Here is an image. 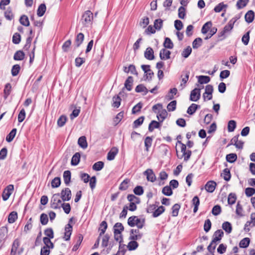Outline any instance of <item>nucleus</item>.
<instances>
[{"mask_svg": "<svg viewBox=\"0 0 255 255\" xmlns=\"http://www.w3.org/2000/svg\"><path fill=\"white\" fill-rule=\"evenodd\" d=\"M107 229V223L105 221H103L101 222L100 225L99 231H100V237L103 235Z\"/></svg>", "mask_w": 255, "mask_h": 255, "instance_id": "31", "label": "nucleus"}, {"mask_svg": "<svg viewBox=\"0 0 255 255\" xmlns=\"http://www.w3.org/2000/svg\"><path fill=\"white\" fill-rule=\"evenodd\" d=\"M255 226V213L251 215V221L247 222L245 225L244 230L246 232H249L250 228Z\"/></svg>", "mask_w": 255, "mask_h": 255, "instance_id": "10", "label": "nucleus"}, {"mask_svg": "<svg viewBox=\"0 0 255 255\" xmlns=\"http://www.w3.org/2000/svg\"><path fill=\"white\" fill-rule=\"evenodd\" d=\"M198 82L201 84H207L210 81V78L207 76H199L198 77Z\"/></svg>", "mask_w": 255, "mask_h": 255, "instance_id": "41", "label": "nucleus"}, {"mask_svg": "<svg viewBox=\"0 0 255 255\" xmlns=\"http://www.w3.org/2000/svg\"><path fill=\"white\" fill-rule=\"evenodd\" d=\"M128 224L130 227L136 226L138 229H141L144 224V219H141L136 216H132L128 219Z\"/></svg>", "mask_w": 255, "mask_h": 255, "instance_id": "1", "label": "nucleus"}, {"mask_svg": "<svg viewBox=\"0 0 255 255\" xmlns=\"http://www.w3.org/2000/svg\"><path fill=\"white\" fill-rule=\"evenodd\" d=\"M143 234L138 229H131L130 231L129 239L131 240H138L141 239Z\"/></svg>", "mask_w": 255, "mask_h": 255, "instance_id": "8", "label": "nucleus"}, {"mask_svg": "<svg viewBox=\"0 0 255 255\" xmlns=\"http://www.w3.org/2000/svg\"><path fill=\"white\" fill-rule=\"evenodd\" d=\"M189 76V72L185 71L184 72V75H182V83L180 86L181 87V89H183L185 86V84L188 80Z\"/></svg>", "mask_w": 255, "mask_h": 255, "instance_id": "20", "label": "nucleus"}, {"mask_svg": "<svg viewBox=\"0 0 255 255\" xmlns=\"http://www.w3.org/2000/svg\"><path fill=\"white\" fill-rule=\"evenodd\" d=\"M192 203L194 206L193 212H197L198 209V206L200 204V200L198 196H196L193 197L192 200Z\"/></svg>", "mask_w": 255, "mask_h": 255, "instance_id": "30", "label": "nucleus"}, {"mask_svg": "<svg viewBox=\"0 0 255 255\" xmlns=\"http://www.w3.org/2000/svg\"><path fill=\"white\" fill-rule=\"evenodd\" d=\"M136 240H131L129 242L128 245V248L129 251L135 250L138 247V243L136 242Z\"/></svg>", "mask_w": 255, "mask_h": 255, "instance_id": "53", "label": "nucleus"}, {"mask_svg": "<svg viewBox=\"0 0 255 255\" xmlns=\"http://www.w3.org/2000/svg\"><path fill=\"white\" fill-rule=\"evenodd\" d=\"M113 102L112 106L115 108H118L121 105V99L119 96H114L113 98Z\"/></svg>", "mask_w": 255, "mask_h": 255, "instance_id": "42", "label": "nucleus"}, {"mask_svg": "<svg viewBox=\"0 0 255 255\" xmlns=\"http://www.w3.org/2000/svg\"><path fill=\"white\" fill-rule=\"evenodd\" d=\"M46 9V5L44 3H41L38 6L37 10V14L38 16H42L44 15Z\"/></svg>", "mask_w": 255, "mask_h": 255, "instance_id": "27", "label": "nucleus"}, {"mask_svg": "<svg viewBox=\"0 0 255 255\" xmlns=\"http://www.w3.org/2000/svg\"><path fill=\"white\" fill-rule=\"evenodd\" d=\"M245 20L248 23L252 22L254 19V12L253 10H249L245 16Z\"/></svg>", "mask_w": 255, "mask_h": 255, "instance_id": "26", "label": "nucleus"}, {"mask_svg": "<svg viewBox=\"0 0 255 255\" xmlns=\"http://www.w3.org/2000/svg\"><path fill=\"white\" fill-rule=\"evenodd\" d=\"M213 87L211 85H208L205 87V92L203 95L204 101L210 100L212 99V93L213 92Z\"/></svg>", "mask_w": 255, "mask_h": 255, "instance_id": "6", "label": "nucleus"}, {"mask_svg": "<svg viewBox=\"0 0 255 255\" xmlns=\"http://www.w3.org/2000/svg\"><path fill=\"white\" fill-rule=\"evenodd\" d=\"M200 89L195 88L191 92L190 100L191 101L197 102L200 99Z\"/></svg>", "mask_w": 255, "mask_h": 255, "instance_id": "9", "label": "nucleus"}, {"mask_svg": "<svg viewBox=\"0 0 255 255\" xmlns=\"http://www.w3.org/2000/svg\"><path fill=\"white\" fill-rule=\"evenodd\" d=\"M67 121V117L64 115H62L58 119L57 125L59 127H63Z\"/></svg>", "mask_w": 255, "mask_h": 255, "instance_id": "57", "label": "nucleus"}, {"mask_svg": "<svg viewBox=\"0 0 255 255\" xmlns=\"http://www.w3.org/2000/svg\"><path fill=\"white\" fill-rule=\"evenodd\" d=\"M128 201L130 203H134L139 204L140 203V199L139 198L136 197L133 194L128 195L127 197Z\"/></svg>", "mask_w": 255, "mask_h": 255, "instance_id": "38", "label": "nucleus"}, {"mask_svg": "<svg viewBox=\"0 0 255 255\" xmlns=\"http://www.w3.org/2000/svg\"><path fill=\"white\" fill-rule=\"evenodd\" d=\"M216 183L213 181H209L205 185L206 190L210 193H212L215 189Z\"/></svg>", "mask_w": 255, "mask_h": 255, "instance_id": "15", "label": "nucleus"}, {"mask_svg": "<svg viewBox=\"0 0 255 255\" xmlns=\"http://www.w3.org/2000/svg\"><path fill=\"white\" fill-rule=\"evenodd\" d=\"M78 144L83 149H86L88 146L86 137L85 136L80 137L78 140Z\"/></svg>", "mask_w": 255, "mask_h": 255, "instance_id": "19", "label": "nucleus"}, {"mask_svg": "<svg viewBox=\"0 0 255 255\" xmlns=\"http://www.w3.org/2000/svg\"><path fill=\"white\" fill-rule=\"evenodd\" d=\"M11 90V85L9 83H7L4 87V98L6 99L8 95L10 94Z\"/></svg>", "mask_w": 255, "mask_h": 255, "instance_id": "59", "label": "nucleus"}, {"mask_svg": "<svg viewBox=\"0 0 255 255\" xmlns=\"http://www.w3.org/2000/svg\"><path fill=\"white\" fill-rule=\"evenodd\" d=\"M223 178L226 181H229L231 179V173L230 170L228 168H225L223 170V172L222 173Z\"/></svg>", "mask_w": 255, "mask_h": 255, "instance_id": "60", "label": "nucleus"}, {"mask_svg": "<svg viewBox=\"0 0 255 255\" xmlns=\"http://www.w3.org/2000/svg\"><path fill=\"white\" fill-rule=\"evenodd\" d=\"M237 159V154L235 153H230L226 156V160L230 163L235 162Z\"/></svg>", "mask_w": 255, "mask_h": 255, "instance_id": "50", "label": "nucleus"}, {"mask_svg": "<svg viewBox=\"0 0 255 255\" xmlns=\"http://www.w3.org/2000/svg\"><path fill=\"white\" fill-rule=\"evenodd\" d=\"M16 133V129L13 128L6 137V140L7 142H11L14 138Z\"/></svg>", "mask_w": 255, "mask_h": 255, "instance_id": "37", "label": "nucleus"}, {"mask_svg": "<svg viewBox=\"0 0 255 255\" xmlns=\"http://www.w3.org/2000/svg\"><path fill=\"white\" fill-rule=\"evenodd\" d=\"M20 23L25 26H28L29 25V21L28 17L25 15H22L19 19Z\"/></svg>", "mask_w": 255, "mask_h": 255, "instance_id": "43", "label": "nucleus"}, {"mask_svg": "<svg viewBox=\"0 0 255 255\" xmlns=\"http://www.w3.org/2000/svg\"><path fill=\"white\" fill-rule=\"evenodd\" d=\"M118 153V149L115 147H113L108 153L107 159L108 160H112L114 159Z\"/></svg>", "mask_w": 255, "mask_h": 255, "instance_id": "18", "label": "nucleus"}, {"mask_svg": "<svg viewBox=\"0 0 255 255\" xmlns=\"http://www.w3.org/2000/svg\"><path fill=\"white\" fill-rule=\"evenodd\" d=\"M163 25V21L161 19L155 20L154 22V27L157 30H160Z\"/></svg>", "mask_w": 255, "mask_h": 255, "instance_id": "51", "label": "nucleus"}, {"mask_svg": "<svg viewBox=\"0 0 255 255\" xmlns=\"http://www.w3.org/2000/svg\"><path fill=\"white\" fill-rule=\"evenodd\" d=\"M167 116V112L165 109H161L157 115L158 120L162 122Z\"/></svg>", "mask_w": 255, "mask_h": 255, "instance_id": "21", "label": "nucleus"}, {"mask_svg": "<svg viewBox=\"0 0 255 255\" xmlns=\"http://www.w3.org/2000/svg\"><path fill=\"white\" fill-rule=\"evenodd\" d=\"M250 239L248 238H245L242 239L240 244L239 246L240 248H245L249 246L250 244Z\"/></svg>", "mask_w": 255, "mask_h": 255, "instance_id": "48", "label": "nucleus"}, {"mask_svg": "<svg viewBox=\"0 0 255 255\" xmlns=\"http://www.w3.org/2000/svg\"><path fill=\"white\" fill-rule=\"evenodd\" d=\"M163 46L165 48L171 49L173 48L174 45L169 38L166 37L163 43Z\"/></svg>", "mask_w": 255, "mask_h": 255, "instance_id": "33", "label": "nucleus"}, {"mask_svg": "<svg viewBox=\"0 0 255 255\" xmlns=\"http://www.w3.org/2000/svg\"><path fill=\"white\" fill-rule=\"evenodd\" d=\"M14 190V186L12 184H9L3 190L2 194V198L3 201L8 200L10 196L12 194Z\"/></svg>", "mask_w": 255, "mask_h": 255, "instance_id": "5", "label": "nucleus"}, {"mask_svg": "<svg viewBox=\"0 0 255 255\" xmlns=\"http://www.w3.org/2000/svg\"><path fill=\"white\" fill-rule=\"evenodd\" d=\"M170 51L165 48H162L160 51L159 56L162 60H167L170 58Z\"/></svg>", "mask_w": 255, "mask_h": 255, "instance_id": "16", "label": "nucleus"}, {"mask_svg": "<svg viewBox=\"0 0 255 255\" xmlns=\"http://www.w3.org/2000/svg\"><path fill=\"white\" fill-rule=\"evenodd\" d=\"M224 235V232L222 230H217L213 235V239L212 243L217 244V242L220 241Z\"/></svg>", "mask_w": 255, "mask_h": 255, "instance_id": "13", "label": "nucleus"}, {"mask_svg": "<svg viewBox=\"0 0 255 255\" xmlns=\"http://www.w3.org/2000/svg\"><path fill=\"white\" fill-rule=\"evenodd\" d=\"M236 199L237 197L235 194L232 193L229 194L228 198V204L230 205L234 204L236 202Z\"/></svg>", "mask_w": 255, "mask_h": 255, "instance_id": "58", "label": "nucleus"}, {"mask_svg": "<svg viewBox=\"0 0 255 255\" xmlns=\"http://www.w3.org/2000/svg\"><path fill=\"white\" fill-rule=\"evenodd\" d=\"M83 236L81 234L79 235V236L78 237V240L77 241V243L73 247V249H72L73 251H76L78 249L80 245H81V244L83 241Z\"/></svg>", "mask_w": 255, "mask_h": 255, "instance_id": "46", "label": "nucleus"}, {"mask_svg": "<svg viewBox=\"0 0 255 255\" xmlns=\"http://www.w3.org/2000/svg\"><path fill=\"white\" fill-rule=\"evenodd\" d=\"M60 197L63 201H69L71 198V192L69 188L63 189L60 193Z\"/></svg>", "mask_w": 255, "mask_h": 255, "instance_id": "7", "label": "nucleus"}, {"mask_svg": "<svg viewBox=\"0 0 255 255\" xmlns=\"http://www.w3.org/2000/svg\"><path fill=\"white\" fill-rule=\"evenodd\" d=\"M63 178L65 184L68 185L71 181V172L69 170H66L64 172Z\"/></svg>", "mask_w": 255, "mask_h": 255, "instance_id": "29", "label": "nucleus"}, {"mask_svg": "<svg viewBox=\"0 0 255 255\" xmlns=\"http://www.w3.org/2000/svg\"><path fill=\"white\" fill-rule=\"evenodd\" d=\"M110 238V236L107 234L103 236L102 242V246L103 247H108Z\"/></svg>", "mask_w": 255, "mask_h": 255, "instance_id": "54", "label": "nucleus"}, {"mask_svg": "<svg viewBox=\"0 0 255 255\" xmlns=\"http://www.w3.org/2000/svg\"><path fill=\"white\" fill-rule=\"evenodd\" d=\"M50 239L51 238H49L47 237H44L43 239V241L44 244L45 245V247H47L49 248L52 249L54 247V245L50 241Z\"/></svg>", "mask_w": 255, "mask_h": 255, "instance_id": "61", "label": "nucleus"}, {"mask_svg": "<svg viewBox=\"0 0 255 255\" xmlns=\"http://www.w3.org/2000/svg\"><path fill=\"white\" fill-rule=\"evenodd\" d=\"M212 23L211 21H208L202 26L201 32L203 34H206L210 29Z\"/></svg>", "mask_w": 255, "mask_h": 255, "instance_id": "35", "label": "nucleus"}, {"mask_svg": "<svg viewBox=\"0 0 255 255\" xmlns=\"http://www.w3.org/2000/svg\"><path fill=\"white\" fill-rule=\"evenodd\" d=\"M135 91L137 93L144 92V95H146L148 93V90L142 84L137 85L135 88Z\"/></svg>", "mask_w": 255, "mask_h": 255, "instance_id": "39", "label": "nucleus"}, {"mask_svg": "<svg viewBox=\"0 0 255 255\" xmlns=\"http://www.w3.org/2000/svg\"><path fill=\"white\" fill-rule=\"evenodd\" d=\"M143 174L146 176V179L148 181L154 182L156 180V176L151 169H147L143 172Z\"/></svg>", "mask_w": 255, "mask_h": 255, "instance_id": "11", "label": "nucleus"}, {"mask_svg": "<svg viewBox=\"0 0 255 255\" xmlns=\"http://www.w3.org/2000/svg\"><path fill=\"white\" fill-rule=\"evenodd\" d=\"M80 159V154L79 152H76L72 157L71 164L72 165H77L79 163Z\"/></svg>", "mask_w": 255, "mask_h": 255, "instance_id": "28", "label": "nucleus"}, {"mask_svg": "<svg viewBox=\"0 0 255 255\" xmlns=\"http://www.w3.org/2000/svg\"><path fill=\"white\" fill-rule=\"evenodd\" d=\"M202 42L201 38H196L192 43V46L194 49H197L200 46Z\"/></svg>", "mask_w": 255, "mask_h": 255, "instance_id": "64", "label": "nucleus"}, {"mask_svg": "<svg viewBox=\"0 0 255 255\" xmlns=\"http://www.w3.org/2000/svg\"><path fill=\"white\" fill-rule=\"evenodd\" d=\"M132 83L133 78L131 76L128 77L125 83V88L128 91H131L132 89Z\"/></svg>", "mask_w": 255, "mask_h": 255, "instance_id": "23", "label": "nucleus"}, {"mask_svg": "<svg viewBox=\"0 0 255 255\" xmlns=\"http://www.w3.org/2000/svg\"><path fill=\"white\" fill-rule=\"evenodd\" d=\"M25 54L24 52L21 50L17 51L14 55L13 59L15 60H22L24 58Z\"/></svg>", "mask_w": 255, "mask_h": 255, "instance_id": "34", "label": "nucleus"}, {"mask_svg": "<svg viewBox=\"0 0 255 255\" xmlns=\"http://www.w3.org/2000/svg\"><path fill=\"white\" fill-rule=\"evenodd\" d=\"M236 128V122L234 120H231L228 124V130L229 132L234 131Z\"/></svg>", "mask_w": 255, "mask_h": 255, "instance_id": "52", "label": "nucleus"}, {"mask_svg": "<svg viewBox=\"0 0 255 255\" xmlns=\"http://www.w3.org/2000/svg\"><path fill=\"white\" fill-rule=\"evenodd\" d=\"M162 192L166 196H170L173 193L172 189L169 186H166L164 187L162 189Z\"/></svg>", "mask_w": 255, "mask_h": 255, "instance_id": "55", "label": "nucleus"}, {"mask_svg": "<svg viewBox=\"0 0 255 255\" xmlns=\"http://www.w3.org/2000/svg\"><path fill=\"white\" fill-rule=\"evenodd\" d=\"M180 208V205L178 204H174L172 207V216L176 217L178 215L179 210Z\"/></svg>", "mask_w": 255, "mask_h": 255, "instance_id": "44", "label": "nucleus"}, {"mask_svg": "<svg viewBox=\"0 0 255 255\" xmlns=\"http://www.w3.org/2000/svg\"><path fill=\"white\" fill-rule=\"evenodd\" d=\"M72 232V226L67 224L65 227V233L64 239L65 241H69Z\"/></svg>", "mask_w": 255, "mask_h": 255, "instance_id": "14", "label": "nucleus"}, {"mask_svg": "<svg viewBox=\"0 0 255 255\" xmlns=\"http://www.w3.org/2000/svg\"><path fill=\"white\" fill-rule=\"evenodd\" d=\"M165 211V208L161 206L159 207L157 209H155L154 211L152 216L153 217L156 218L160 216L162 213Z\"/></svg>", "mask_w": 255, "mask_h": 255, "instance_id": "40", "label": "nucleus"}, {"mask_svg": "<svg viewBox=\"0 0 255 255\" xmlns=\"http://www.w3.org/2000/svg\"><path fill=\"white\" fill-rule=\"evenodd\" d=\"M17 219V214L16 212H11L8 216V222L10 224L13 223Z\"/></svg>", "mask_w": 255, "mask_h": 255, "instance_id": "32", "label": "nucleus"}, {"mask_svg": "<svg viewBox=\"0 0 255 255\" xmlns=\"http://www.w3.org/2000/svg\"><path fill=\"white\" fill-rule=\"evenodd\" d=\"M129 180L128 179H125L120 184L119 189L121 190H126L128 187Z\"/></svg>", "mask_w": 255, "mask_h": 255, "instance_id": "49", "label": "nucleus"}, {"mask_svg": "<svg viewBox=\"0 0 255 255\" xmlns=\"http://www.w3.org/2000/svg\"><path fill=\"white\" fill-rule=\"evenodd\" d=\"M178 17L180 18L184 19L185 18L186 12H185V8L184 6H181L179 7L178 10Z\"/></svg>", "mask_w": 255, "mask_h": 255, "instance_id": "62", "label": "nucleus"}, {"mask_svg": "<svg viewBox=\"0 0 255 255\" xmlns=\"http://www.w3.org/2000/svg\"><path fill=\"white\" fill-rule=\"evenodd\" d=\"M93 19V14L90 10L86 11L83 14L81 21L85 26L90 24Z\"/></svg>", "mask_w": 255, "mask_h": 255, "instance_id": "3", "label": "nucleus"}, {"mask_svg": "<svg viewBox=\"0 0 255 255\" xmlns=\"http://www.w3.org/2000/svg\"><path fill=\"white\" fill-rule=\"evenodd\" d=\"M199 108L200 106L195 104H192L188 108L187 113L190 115H192L196 112L197 109Z\"/></svg>", "mask_w": 255, "mask_h": 255, "instance_id": "24", "label": "nucleus"}, {"mask_svg": "<svg viewBox=\"0 0 255 255\" xmlns=\"http://www.w3.org/2000/svg\"><path fill=\"white\" fill-rule=\"evenodd\" d=\"M222 228L227 234H230L232 232V225L229 222H224L222 224Z\"/></svg>", "mask_w": 255, "mask_h": 255, "instance_id": "25", "label": "nucleus"}, {"mask_svg": "<svg viewBox=\"0 0 255 255\" xmlns=\"http://www.w3.org/2000/svg\"><path fill=\"white\" fill-rule=\"evenodd\" d=\"M191 52L192 48L189 46L183 50L181 55L185 58H187L190 55Z\"/></svg>", "mask_w": 255, "mask_h": 255, "instance_id": "56", "label": "nucleus"}, {"mask_svg": "<svg viewBox=\"0 0 255 255\" xmlns=\"http://www.w3.org/2000/svg\"><path fill=\"white\" fill-rule=\"evenodd\" d=\"M144 118L143 116H141L139 117L138 119L136 120L133 122V128H137L139 126H140L143 122Z\"/></svg>", "mask_w": 255, "mask_h": 255, "instance_id": "63", "label": "nucleus"}, {"mask_svg": "<svg viewBox=\"0 0 255 255\" xmlns=\"http://www.w3.org/2000/svg\"><path fill=\"white\" fill-rule=\"evenodd\" d=\"M178 143L181 145V150L183 153L182 156L180 157H178V158H181L182 157H184V160L185 161H187L189 159L191 155V151L189 150H186V145L182 143L181 141H178Z\"/></svg>", "mask_w": 255, "mask_h": 255, "instance_id": "4", "label": "nucleus"}, {"mask_svg": "<svg viewBox=\"0 0 255 255\" xmlns=\"http://www.w3.org/2000/svg\"><path fill=\"white\" fill-rule=\"evenodd\" d=\"M51 187L53 188L58 187L61 184L60 178L57 177H55L51 181Z\"/></svg>", "mask_w": 255, "mask_h": 255, "instance_id": "45", "label": "nucleus"}, {"mask_svg": "<svg viewBox=\"0 0 255 255\" xmlns=\"http://www.w3.org/2000/svg\"><path fill=\"white\" fill-rule=\"evenodd\" d=\"M104 163L102 161H98L93 165V169L95 171H100L104 167Z\"/></svg>", "mask_w": 255, "mask_h": 255, "instance_id": "47", "label": "nucleus"}, {"mask_svg": "<svg viewBox=\"0 0 255 255\" xmlns=\"http://www.w3.org/2000/svg\"><path fill=\"white\" fill-rule=\"evenodd\" d=\"M233 27L234 25L229 22L225 26L223 30L219 33V36L225 38L226 37V34L229 33Z\"/></svg>", "mask_w": 255, "mask_h": 255, "instance_id": "12", "label": "nucleus"}, {"mask_svg": "<svg viewBox=\"0 0 255 255\" xmlns=\"http://www.w3.org/2000/svg\"><path fill=\"white\" fill-rule=\"evenodd\" d=\"M160 127V124L155 121H152L148 126L149 131H152L154 128H158Z\"/></svg>", "mask_w": 255, "mask_h": 255, "instance_id": "36", "label": "nucleus"}, {"mask_svg": "<svg viewBox=\"0 0 255 255\" xmlns=\"http://www.w3.org/2000/svg\"><path fill=\"white\" fill-rule=\"evenodd\" d=\"M144 57L146 59L151 60L154 59V52L152 48L148 47L144 52Z\"/></svg>", "mask_w": 255, "mask_h": 255, "instance_id": "17", "label": "nucleus"}, {"mask_svg": "<svg viewBox=\"0 0 255 255\" xmlns=\"http://www.w3.org/2000/svg\"><path fill=\"white\" fill-rule=\"evenodd\" d=\"M62 201H63L60 199V194H54L50 201L51 208L53 209H60L63 204Z\"/></svg>", "mask_w": 255, "mask_h": 255, "instance_id": "2", "label": "nucleus"}, {"mask_svg": "<svg viewBox=\"0 0 255 255\" xmlns=\"http://www.w3.org/2000/svg\"><path fill=\"white\" fill-rule=\"evenodd\" d=\"M84 39V35L82 33H78L75 39V44L76 47H79L82 43Z\"/></svg>", "mask_w": 255, "mask_h": 255, "instance_id": "22", "label": "nucleus"}]
</instances>
